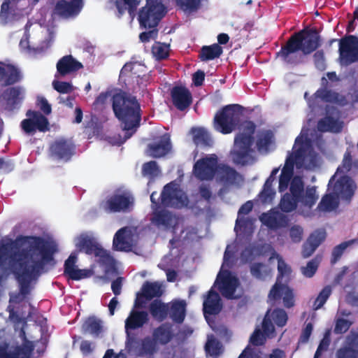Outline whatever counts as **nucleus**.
Returning <instances> with one entry per match:
<instances>
[{
  "mask_svg": "<svg viewBox=\"0 0 358 358\" xmlns=\"http://www.w3.org/2000/svg\"><path fill=\"white\" fill-rule=\"evenodd\" d=\"M13 245L0 246V358H31L34 344L25 335V316L15 309L46 266L52 265L54 250L40 238L25 237L13 256Z\"/></svg>",
  "mask_w": 358,
  "mask_h": 358,
  "instance_id": "1",
  "label": "nucleus"
},
{
  "mask_svg": "<svg viewBox=\"0 0 358 358\" xmlns=\"http://www.w3.org/2000/svg\"><path fill=\"white\" fill-rule=\"evenodd\" d=\"M320 140L308 137V129L303 127L296 138L292 150L288 154L282 169L278 182V190L283 194L280 208L284 212L296 210L299 214L308 216L310 210L319 199L315 186H308L304 189L300 176H292L293 169L314 170L320 166L321 158L315 151L320 150Z\"/></svg>",
  "mask_w": 358,
  "mask_h": 358,
  "instance_id": "2",
  "label": "nucleus"
},
{
  "mask_svg": "<svg viewBox=\"0 0 358 358\" xmlns=\"http://www.w3.org/2000/svg\"><path fill=\"white\" fill-rule=\"evenodd\" d=\"M157 194L153 192L150 196L152 203L153 214L151 217L152 223L164 229L173 228V232L180 230L184 239L195 240L194 234L187 231H182V226L179 220L163 209L162 206H171L182 208L187 206V198L185 193L180 189L179 185L172 182L166 185L161 194V203L159 205L156 201Z\"/></svg>",
  "mask_w": 358,
  "mask_h": 358,
  "instance_id": "3",
  "label": "nucleus"
},
{
  "mask_svg": "<svg viewBox=\"0 0 358 358\" xmlns=\"http://www.w3.org/2000/svg\"><path fill=\"white\" fill-rule=\"evenodd\" d=\"M113 100V108L116 117L122 122L125 138L111 140L113 145H120L136 131L140 122V106L136 98L125 96L121 93L112 95L111 93L101 94L96 100V103H104L107 100Z\"/></svg>",
  "mask_w": 358,
  "mask_h": 358,
  "instance_id": "4",
  "label": "nucleus"
},
{
  "mask_svg": "<svg viewBox=\"0 0 358 358\" xmlns=\"http://www.w3.org/2000/svg\"><path fill=\"white\" fill-rule=\"evenodd\" d=\"M54 34V27L52 24H46V19L34 22L29 21L20 46L30 54L43 51L51 45Z\"/></svg>",
  "mask_w": 358,
  "mask_h": 358,
  "instance_id": "5",
  "label": "nucleus"
},
{
  "mask_svg": "<svg viewBox=\"0 0 358 358\" xmlns=\"http://www.w3.org/2000/svg\"><path fill=\"white\" fill-rule=\"evenodd\" d=\"M73 243L79 251L87 255H94L96 261L103 266L106 273L115 268V260L106 250H103L92 232L81 233L74 238Z\"/></svg>",
  "mask_w": 358,
  "mask_h": 358,
  "instance_id": "6",
  "label": "nucleus"
},
{
  "mask_svg": "<svg viewBox=\"0 0 358 358\" xmlns=\"http://www.w3.org/2000/svg\"><path fill=\"white\" fill-rule=\"evenodd\" d=\"M222 175L221 180L229 183H235L241 179L234 169L228 166H220L217 169V158L215 155H210L198 160L194 166V174L200 180L211 179L216 171Z\"/></svg>",
  "mask_w": 358,
  "mask_h": 358,
  "instance_id": "7",
  "label": "nucleus"
},
{
  "mask_svg": "<svg viewBox=\"0 0 358 358\" xmlns=\"http://www.w3.org/2000/svg\"><path fill=\"white\" fill-rule=\"evenodd\" d=\"M234 245H228L224 252V262L213 287H218L222 296L228 299H235L242 294V289L238 280L231 273L225 270L229 265V261L233 255Z\"/></svg>",
  "mask_w": 358,
  "mask_h": 358,
  "instance_id": "8",
  "label": "nucleus"
},
{
  "mask_svg": "<svg viewBox=\"0 0 358 358\" xmlns=\"http://www.w3.org/2000/svg\"><path fill=\"white\" fill-rule=\"evenodd\" d=\"M254 131L255 125L252 122H245L241 124L239 133L235 138L231 152V157L234 163L243 165L250 162L252 134Z\"/></svg>",
  "mask_w": 358,
  "mask_h": 358,
  "instance_id": "9",
  "label": "nucleus"
},
{
  "mask_svg": "<svg viewBox=\"0 0 358 358\" xmlns=\"http://www.w3.org/2000/svg\"><path fill=\"white\" fill-rule=\"evenodd\" d=\"M319 46V36L315 31H302L293 36L287 45L278 53L279 57L287 59L290 53L301 50L304 54L313 52Z\"/></svg>",
  "mask_w": 358,
  "mask_h": 358,
  "instance_id": "10",
  "label": "nucleus"
},
{
  "mask_svg": "<svg viewBox=\"0 0 358 358\" xmlns=\"http://www.w3.org/2000/svg\"><path fill=\"white\" fill-rule=\"evenodd\" d=\"M270 255L269 264H271L276 260L278 262V276L277 280H280V283L287 282L291 273V268L285 262L282 258L275 252L274 249L270 245H264L260 249L246 248L241 255V261L248 262L253 259L257 255Z\"/></svg>",
  "mask_w": 358,
  "mask_h": 358,
  "instance_id": "11",
  "label": "nucleus"
},
{
  "mask_svg": "<svg viewBox=\"0 0 358 358\" xmlns=\"http://www.w3.org/2000/svg\"><path fill=\"white\" fill-rule=\"evenodd\" d=\"M38 0H0V23L6 24L27 15Z\"/></svg>",
  "mask_w": 358,
  "mask_h": 358,
  "instance_id": "12",
  "label": "nucleus"
},
{
  "mask_svg": "<svg viewBox=\"0 0 358 358\" xmlns=\"http://www.w3.org/2000/svg\"><path fill=\"white\" fill-rule=\"evenodd\" d=\"M287 321V315L285 310L276 309L268 310L262 324L263 332L256 329L250 337V343L259 345L264 343L266 338L273 337L274 327L273 322L278 327H283Z\"/></svg>",
  "mask_w": 358,
  "mask_h": 358,
  "instance_id": "13",
  "label": "nucleus"
},
{
  "mask_svg": "<svg viewBox=\"0 0 358 358\" xmlns=\"http://www.w3.org/2000/svg\"><path fill=\"white\" fill-rule=\"evenodd\" d=\"M241 113L240 106H227L216 113L213 121L214 129L223 134L231 133L239 123Z\"/></svg>",
  "mask_w": 358,
  "mask_h": 358,
  "instance_id": "14",
  "label": "nucleus"
},
{
  "mask_svg": "<svg viewBox=\"0 0 358 358\" xmlns=\"http://www.w3.org/2000/svg\"><path fill=\"white\" fill-rule=\"evenodd\" d=\"M357 186L355 182L346 175L336 171L328 184V191L334 193L341 199H350L354 195Z\"/></svg>",
  "mask_w": 358,
  "mask_h": 358,
  "instance_id": "15",
  "label": "nucleus"
},
{
  "mask_svg": "<svg viewBox=\"0 0 358 358\" xmlns=\"http://www.w3.org/2000/svg\"><path fill=\"white\" fill-rule=\"evenodd\" d=\"M165 14L164 5L158 0H147L138 15L141 25L145 28L155 27Z\"/></svg>",
  "mask_w": 358,
  "mask_h": 358,
  "instance_id": "16",
  "label": "nucleus"
},
{
  "mask_svg": "<svg viewBox=\"0 0 358 358\" xmlns=\"http://www.w3.org/2000/svg\"><path fill=\"white\" fill-rule=\"evenodd\" d=\"M134 206V197L127 190H118L108 197L102 204L108 212L129 210Z\"/></svg>",
  "mask_w": 358,
  "mask_h": 358,
  "instance_id": "17",
  "label": "nucleus"
},
{
  "mask_svg": "<svg viewBox=\"0 0 358 358\" xmlns=\"http://www.w3.org/2000/svg\"><path fill=\"white\" fill-rule=\"evenodd\" d=\"M340 62L348 65L358 60V38L348 36L342 38L339 43Z\"/></svg>",
  "mask_w": 358,
  "mask_h": 358,
  "instance_id": "18",
  "label": "nucleus"
},
{
  "mask_svg": "<svg viewBox=\"0 0 358 358\" xmlns=\"http://www.w3.org/2000/svg\"><path fill=\"white\" fill-rule=\"evenodd\" d=\"M27 117L21 122V127L26 134H34L36 131L45 132L49 129L47 118L39 112L29 110Z\"/></svg>",
  "mask_w": 358,
  "mask_h": 358,
  "instance_id": "19",
  "label": "nucleus"
},
{
  "mask_svg": "<svg viewBox=\"0 0 358 358\" xmlns=\"http://www.w3.org/2000/svg\"><path fill=\"white\" fill-rule=\"evenodd\" d=\"M136 229L125 227L120 229L113 238V247L117 250L129 251L137 241Z\"/></svg>",
  "mask_w": 358,
  "mask_h": 358,
  "instance_id": "20",
  "label": "nucleus"
},
{
  "mask_svg": "<svg viewBox=\"0 0 358 358\" xmlns=\"http://www.w3.org/2000/svg\"><path fill=\"white\" fill-rule=\"evenodd\" d=\"M268 299L270 301L282 299V303L286 308L292 307L295 302L293 290L287 285L286 282L280 283L279 279L271 288Z\"/></svg>",
  "mask_w": 358,
  "mask_h": 358,
  "instance_id": "21",
  "label": "nucleus"
},
{
  "mask_svg": "<svg viewBox=\"0 0 358 358\" xmlns=\"http://www.w3.org/2000/svg\"><path fill=\"white\" fill-rule=\"evenodd\" d=\"M213 289V287L209 291L207 297L203 301V313L208 324L213 330H215L211 321V317L217 315L221 310L222 304L219 294Z\"/></svg>",
  "mask_w": 358,
  "mask_h": 358,
  "instance_id": "22",
  "label": "nucleus"
},
{
  "mask_svg": "<svg viewBox=\"0 0 358 358\" xmlns=\"http://www.w3.org/2000/svg\"><path fill=\"white\" fill-rule=\"evenodd\" d=\"M73 150V146L71 141L59 138L51 145L50 153L55 159L66 162L72 156Z\"/></svg>",
  "mask_w": 358,
  "mask_h": 358,
  "instance_id": "23",
  "label": "nucleus"
},
{
  "mask_svg": "<svg viewBox=\"0 0 358 358\" xmlns=\"http://www.w3.org/2000/svg\"><path fill=\"white\" fill-rule=\"evenodd\" d=\"M77 259V253H71L65 262V273L69 278L76 280L90 277L93 274L92 269H79L76 265Z\"/></svg>",
  "mask_w": 358,
  "mask_h": 358,
  "instance_id": "24",
  "label": "nucleus"
},
{
  "mask_svg": "<svg viewBox=\"0 0 358 358\" xmlns=\"http://www.w3.org/2000/svg\"><path fill=\"white\" fill-rule=\"evenodd\" d=\"M24 96L25 90L23 87H10L2 94L1 101H3L6 109L11 110L22 102Z\"/></svg>",
  "mask_w": 358,
  "mask_h": 358,
  "instance_id": "25",
  "label": "nucleus"
},
{
  "mask_svg": "<svg viewBox=\"0 0 358 358\" xmlns=\"http://www.w3.org/2000/svg\"><path fill=\"white\" fill-rule=\"evenodd\" d=\"M83 7L82 0H61L55 8V13L64 17L76 15Z\"/></svg>",
  "mask_w": 358,
  "mask_h": 358,
  "instance_id": "26",
  "label": "nucleus"
},
{
  "mask_svg": "<svg viewBox=\"0 0 358 358\" xmlns=\"http://www.w3.org/2000/svg\"><path fill=\"white\" fill-rule=\"evenodd\" d=\"M259 219L264 225H266L270 229H276L284 227L287 224V216L274 210L266 213H263Z\"/></svg>",
  "mask_w": 358,
  "mask_h": 358,
  "instance_id": "27",
  "label": "nucleus"
},
{
  "mask_svg": "<svg viewBox=\"0 0 358 358\" xmlns=\"http://www.w3.org/2000/svg\"><path fill=\"white\" fill-rule=\"evenodd\" d=\"M173 103L179 110H184L192 102V96L189 90L183 87H176L171 90Z\"/></svg>",
  "mask_w": 358,
  "mask_h": 358,
  "instance_id": "28",
  "label": "nucleus"
},
{
  "mask_svg": "<svg viewBox=\"0 0 358 358\" xmlns=\"http://www.w3.org/2000/svg\"><path fill=\"white\" fill-rule=\"evenodd\" d=\"M317 127L321 131L339 132L343 128V122L338 120V112L333 110L329 115L318 122Z\"/></svg>",
  "mask_w": 358,
  "mask_h": 358,
  "instance_id": "29",
  "label": "nucleus"
},
{
  "mask_svg": "<svg viewBox=\"0 0 358 358\" xmlns=\"http://www.w3.org/2000/svg\"><path fill=\"white\" fill-rule=\"evenodd\" d=\"M171 148L169 136L164 135L160 140L149 145L147 153L152 157H161L166 155Z\"/></svg>",
  "mask_w": 358,
  "mask_h": 358,
  "instance_id": "30",
  "label": "nucleus"
},
{
  "mask_svg": "<svg viewBox=\"0 0 358 358\" xmlns=\"http://www.w3.org/2000/svg\"><path fill=\"white\" fill-rule=\"evenodd\" d=\"M279 172V168H275L266 180L263 190L259 193L258 199L262 203H270L275 196V191L273 187V182L275 176Z\"/></svg>",
  "mask_w": 358,
  "mask_h": 358,
  "instance_id": "31",
  "label": "nucleus"
},
{
  "mask_svg": "<svg viewBox=\"0 0 358 358\" xmlns=\"http://www.w3.org/2000/svg\"><path fill=\"white\" fill-rule=\"evenodd\" d=\"M325 238L326 233L324 230H319L313 233L303 245V256L304 257L310 256Z\"/></svg>",
  "mask_w": 358,
  "mask_h": 358,
  "instance_id": "32",
  "label": "nucleus"
},
{
  "mask_svg": "<svg viewBox=\"0 0 358 358\" xmlns=\"http://www.w3.org/2000/svg\"><path fill=\"white\" fill-rule=\"evenodd\" d=\"M82 67L81 63L74 59L71 56H65L57 62V74L55 75V78H58L59 75L65 76L71 73Z\"/></svg>",
  "mask_w": 358,
  "mask_h": 358,
  "instance_id": "33",
  "label": "nucleus"
},
{
  "mask_svg": "<svg viewBox=\"0 0 358 358\" xmlns=\"http://www.w3.org/2000/svg\"><path fill=\"white\" fill-rule=\"evenodd\" d=\"M148 319L145 312L132 310L125 320V331L127 335L131 330L141 327Z\"/></svg>",
  "mask_w": 358,
  "mask_h": 358,
  "instance_id": "34",
  "label": "nucleus"
},
{
  "mask_svg": "<svg viewBox=\"0 0 358 358\" xmlns=\"http://www.w3.org/2000/svg\"><path fill=\"white\" fill-rule=\"evenodd\" d=\"M339 198L334 193H327L322 198L317 206V210L322 212H330L335 210L338 205Z\"/></svg>",
  "mask_w": 358,
  "mask_h": 358,
  "instance_id": "35",
  "label": "nucleus"
},
{
  "mask_svg": "<svg viewBox=\"0 0 358 358\" xmlns=\"http://www.w3.org/2000/svg\"><path fill=\"white\" fill-rule=\"evenodd\" d=\"M186 302L184 300L176 299L171 302L170 315L178 322H182L185 316Z\"/></svg>",
  "mask_w": 358,
  "mask_h": 358,
  "instance_id": "36",
  "label": "nucleus"
},
{
  "mask_svg": "<svg viewBox=\"0 0 358 358\" xmlns=\"http://www.w3.org/2000/svg\"><path fill=\"white\" fill-rule=\"evenodd\" d=\"M358 170V162L352 161L351 157V151L348 149L345 152L342 164L337 169L336 171H339L341 174L346 175V173H355Z\"/></svg>",
  "mask_w": 358,
  "mask_h": 358,
  "instance_id": "37",
  "label": "nucleus"
},
{
  "mask_svg": "<svg viewBox=\"0 0 358 358\" xmlns=\"http://www.w3.org/2000/svg\"><path fill=\"white\" fill-rule=\"evenodd\" d=\"M192 138L196 145L210 146L213 140L209 133L203 128H194L191 130Z\"/></svg>",
  "mask_w": 358,
  "mask_h": 358,
  "instance_id": "38",
  "label": "nucleus"
},
{
  "mask_svg": "<svg viewBox=\"0 0 358 358\" xmlns=\"http://www.w3.org/2000/svg\"><path fill=\"white\" fill-rule=\"evenodd\" d=\"M173 333L171 327L164 324L156 329L153 333V338L157 343L166 344L172 338Z\"/></svg>",
  "mask_w": 358,
  "mask_h": 358,
  "instance_id": "39",
  "label": "nucleus"
},
{
  "mask_svg": "<svg viewBox=\"0 0 358 358\" xmlns=\"http://www.w3.org/2000/svg\"><path fill=\"white\" fill-rule=\"evenodd\" d=\"M273 134L270 131H264L259 134L257 146L260 152L266 153L272 148Z\"/></svg>",
  "mask_w": 358,
  "mask_h": 358,
  "instance_id": "40",
  "label": "nucleus"
},
{
  "mask_svg": "<svg viewBox=\"0 0 358 358\" xmlns=\"http://www.w3.org/2000/svg\"><path fill=\"white\" fill-rule=\"evenodd\" d=\"M255 220L250 217L241 218V223L238 224V219L236 220L234 228L237 236L250 235L252 233L254 229Z\"/></svg>",
  "mask_w": 358,
  "mask_h": 358,
  "instance_id": "41",
  "label": "nucleus"
},
{
  "mask_svg": "<svg viewBox=\"0 0 358 358\" xmlns=\"http://www.w3.org/2000/svg\"><path fill=\"white\" fill-rule=\"evenodd\" d=\"M162 292V284L157 282H147L142 287V294L147 299L160 296Z\"/></svg>",
  "mask_w": 358,
  "mask_h": 358,
  "instance_id": "42",
  "label": "nucleus"
},
{
  "mask_svg": "<svg viewBox=\"0 0 358 358\" xmlns=\"http://www.w3.org/2000/svg\"><path fill=\"white\" fill-rule=\"evenodd\" d=\"M207 356L216 358L222 352V348L220 342H218L213 336H208L207 342L205 346Z\"/></svg>",
  "mask_w": 358,
  "mask_h": 358,
  "instance_id": "43",
  "label": "nucleus"
},
{
  "mask_svg": "<svg viewBox=\"0 0 358 358\" xmlns=\"http://www.w3.org/2000/svg\"><path fill=\"white\" fill-rule=\"evenodd\" d=\"M169 310L168 305L162 303L159 300L154 301L150 307V311L155 319L158 320H162L164 319L167 315V312Z\"/></svg>",
  "mask_w": 358,
  "mask_h": 358,
  "instance_id": "44",
  "label": "nucleus"
},
{
  "mask_svg": "<svg viewBox=\"0 0 358 358\" xmlns=\"http://www.w3.org/2000/svg\"><path fill=\"white\" fill-rule=\"evenodd\" d=\"M4 78L1 81L6 84H13L21 78L20 71L13 65L6 64L4 68Z\"/></svg>",
  "mask_w": 358,
  "mask_h": 358,
  "instance_id": "45",
  "label": "nucleus"
},
{
  "mask_svg": "<svg viewBox=\"0 0 358 358\" xmlns=\"http://www.w3.org/2000/svg\"><path fill=\"white\" fill-rule=\"evenodd\" d=\"M222 48L218 44L204 46L201 50L200 57L202 60H212L222 54Z\"/></svg>",
  "mask_w": 358,
  "mask_h": 358,
  "instance_id": "46",
  "label": "nucleus"
},
{
  "mask_svg": "<svg viewBox=\"0 0 358 358\" xmlns=\"http://www.w3.org/2000/svg\"><path fill=\"white\" fill-rule=\"evenodd\" d=\"M250 271L254 277L259 279H265L270 275L272 268L268 265L255 263L251 266Z\"/></svg>",
  "mask_w": 358,
  "mask_h": 358,
  "instance_id": "47",
  "label": "nucleus"
},
{
  "mask_svg": "<svg viewBox=\"0 0 358 358\" xmlns=\"http://www.w3.org/2000/svg\"><path fill=\"white\" fill-rule=\"evenodd\" d=\"M157 343L153 338H145L139 348V354L143 356H151L157 350Z\"/></svg>",
  "mask_w": 358,
  "mask_h": 358,
  "instance_id": "48",
  "label": "nucleus"
},
{
  "mask_svg": "<svg viewBox=\"0 0 358 358\" xmlns=\"http://www.w3.org/2000/svg\"><path fill=\"white\" fill-rule=\"evenodd\" d=\"M358 343V338H355L350 343V348L340 349L337 352V358H358V352L353 348Z\"/></svg>",
  "mask_w": 358,
  "mask_h": 358,
  "instance_id": "49",
  "label": "nucleus"
},
{
  "mask_svg": "<svg viewBox=\"0 0 358 358\" xmlns=\"http://www.w3.org/2000/svg\"><path fill=\"white\" fill-rule=\"evenodd\" d=\"M152 52L157 59H165L169 52V45L166 43H155L152 46Z\"/></svg>",
  "mask_w": 358,
  "mask_h": 358,
  "instance_id": "50",
  "label": "nucleus"
},
{
  "mask_svg": "<svg viewBox=\"0 0 358 358\" xmlns=\"http://www.w3.org/2000/svg\"><path fill=\"white\" fill-rule=\"evenodd\" d=\"M139 3L138 0H118L116 3L117 8L120 15H122L128 9L130 14L137 7Z\"/></svg>",
  "mask_w": 358,
  "mask_h": 358,
  "instance_id": "51",
  "label": "nucleus"
},
{
  "mask_svg": "<svg viewBox=\"0 0 358 358\" xmlns=\"http://www.w3.org/2000/svg\"><path fill=\"white\" fill-rule=\"evenodd\" d=\"M355 243V240H350L336 246L332 251V262H336L342 256L345 250Z\"/></svg>",
  "mask_w": 358,
  "mask_h": 358,
  "instance_id": "52",
  "label": "nucleus"
},
{
  "mask_svg": "<svg viewBox=\"0 0 358 358\" xmlns=\"http://www.w3.org/2000/svg\"><path fill=\"white\" fill-rule=\"evenodd\" d=\"M177 4L186 13L195 11L199 5V0H176Z\"/></svg>",
  "mask_w": 358,
  "mask_h": 358,
  "instance_id": "53",
  "label": "nucleus"
},
{
  "mask_svg": "<svg viewBox=\"0 0 358 358\" xmlns=\"http://www.w3.org/2000/svg\"><path fill=\"white\" fill-rule=\"evenodd\" d=\"M331 293V289L330 287H325L320 293L317 299H315L313 308L315 310L321 308L324 303L326 302L327 299L329 298Z\"/></svg>",
  "mask_w": 358,
  "mask_h": 358,
  "instance_id": "54",
  "label": "nucleus"
},
{
  "mask_svg": "<svg viewBox=\"0 0 358 358\" xmlns=\"http://www.w3.org/2000/svg\"><path fill=\"white\" fill-rule=\"evenodd\" d=\"M315 99H321L325 101L338 102V95L326 90H320L315 93Z\"/></svg>",
  "mask_w": 358,
  "mask_h": 358,
  "instance_id": "55",
  "label": "nucleus"
},
{
  "mask_svg": "<svg viewBox=\"0 0 358 358\" xmlns=\"http://www.w3.org/2000/svg\"><path fill=\"white\" fill-rule=\"evenodd\" d=\"M319 264V261L316 259L310 261L306 266L301 267L302 274L307 278H311L316 272Z\"/></svg>",
  "mask_w": 358,
  "mask_h": 358,
  "instance_id": "56",
  "label": "nucleus"
},
{
  "mask_svg": "<svg viewBox=\"0 0 358 358\" xmlns=\"http://www.w3.org/2000/svg\"><path fill=\"white\" fill-rule=\"evenodd\" d=\"M52 87L55 90L62 94H68L74 90L73 86L70 83L62 82L57 80H53Z\"/></svg>",
  "mask_w": 358,
  "mask_h": 358,
  "instance_id": "57",
  "label": "nucleus"
},
{
  "mask_svg": "<svg viewBox=\"0 0 358 358\" xmlns=\"http://www.w3.org/2000/svg\"><path fill=\"white\" fill-rule=\"evenodd\" d=\"M86 329L93 334H98L101 329V322L95 318H89L85 324Z\"/></svg>",
  "mask_w": 358,
  "mask_h": 358,
  "instance_id": "58",
  "label": "nucleus"
},
{
  "mask_svg": "<svg viewBox=\"0 0 358 358\" xmlns=\"http://www.w3.org/2000/svg\"><path fill=\"white\" fill-rule=\"evenodd\" d=\"M143 173L145 176L155 177L159 174L160 170L155 162H150L143 165Z\"/></svg>",
  "mask_w": 358,
  "mask_h": 358,
  "instance_id": "59",
  "label": "nucleus"
},
{
  "mask_svg": "<svg viewBox=\"0 0 358 358\" xmlns=\"http://www.w3.org/2000/svg\"><path fill=\"white\" fill-rule=\"evenodd\" d=\"M351 322L346 319H338L336 322L335 332L342 334L345 332L350 327Z\"/></svg>",
  "mask_w": 358,
  "mask_h": 358,
  "instance_id": "60",
  "label": "nucleus"
},
{
  "mask_svg": "<svg viewBox=\"0 0 358 358\" xmlns=\"http://www.w3.org/2000/svg\"><path fill=\"white\" fill-rule=\"evenodd\" d=\"M169 260H170V257H165L162 261L161 262V263L159 264V266L165 270L166 271V277H167V280L169 282H173L176 279V273L174 271H171L169 269H168L165 265V263H166V262H168Z\"/></svg>",
  "mask_w": 358,
  "mask_h": 358,
  "instance_id": "61",
  "label": "nucleus"
},
{
  "mask_svg": "<svg viewBox=\"0 0 358 358\" xmlns=\"http://www.w3.org/2000/svg\"><path fill=\"white\" fill-rule=\"evenodd\" d=\"M303 235V229L300 226H294L290 229V237L293 242H299Z\"/></svg>",
  "mask_w": 358,
  "mask_h": 358,
  "instance_id": "62",
  "label": "nucleus"
},
{
  "mask_svg": "<svg viewBox=\"0 0 358 358\" xmlns=\"http://www.w3.org/2000/svg\"><path fill=\"white\" fill-rule=\"evenodd\" d=\"M330 339L328 334H326L324 338L320 342L318 348L315 352L314 358H320L322 352L326 350L329 345Z\"/></svg>",
  "mask_w": 358,
  "mask_h": 358,
  "instance_id": "63",
  "label": "nucleus"
},
{
  "mask_svg": "<svg viewBox=\"0 0 358 358\" xmlns=\"http://www.w3.org/2000/svg\"><path fill=\"white\" fill-rule=\"evenodd\" d=\"M238 358H261L256 349L248 346Z\"/></svg>",
  "mask_w": 358,
  "mask_h": 358,
  "instance_id": "64",
  "label": "nucleus"
}]
</instances>
